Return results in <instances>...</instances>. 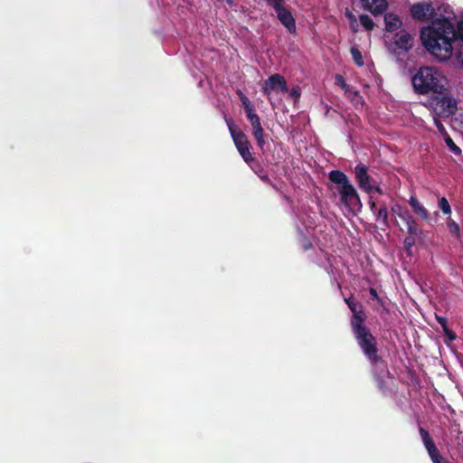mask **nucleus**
<instances>
[{
    "label": "nucleus",
    "mask_w": 463,
    "mask_h": 463,
    "mask_svg": "<svg viewBox=\"0 0 463 463\" xmlns=\"http://www.w3.org/2000/svg\"><path fill=\"white\" fill-rule=\"evenodd\" d=\"M460 39L463 43V21L458 24V30L449 18L441 16L423 27L420 40L425 49L439 61H447L453 51L452 43Z\"/></svg>",
    "instance_id": "nucleus-1"
},
{
    "label": "nucleus",
    "mask_w": 463,
    "mask_h": 463,
    "mask_svg": "<svg viewBox=\"0 0 463 463\" xmlns=\"http://www.w3.org/2000/svg\"><path fill=\"white\" fill-rule=\"evenodd\" d=\"M414 91L420 95L444 94L447 80L440 72L429 66L420 67L411 78Z\"/></svg>",
    "instance_id": "nucleus-2"
},
{
    "label": "nucleus",
    "mask_w": 463,
    "mask_h": 463,
    "mask_svg": "<svg viewBox=\"0 0 463 463\" xmlns=\"http://www.w3.org/2000/svg\"><path fill=\"white\" fill-rule=\"evenodd\" d=\"M357 345L370 364H383V357L379 354L378 341L365 324L351 329Z\"/></svg>",
    "instance_id": "nucleus-3"
},
{
    "label": "nucleus",
    "mask_w": 463,
    "mask_h": 463,
    "mask_svg": "<svg viewBox=\"0 0 463 463\" xmlns=\"http://www.w3.org/2000/svg\"><path fill=\"white\" fill-rule=\"evenodd\" d=\"M329 180L337 184V191L341 202L348 208L361 207L362 203L354 186L349 181L347 175L340 170H332L328 175Z\"/></svg>",
    "instance_id": "nucleus-4"
},
{
    "label": "nucleus",
    "mask_w": 463,
    "mask_h": 463,
    "mask_svg": "<svg viewBox=\"0 0 463 463\" xmlns=\"http://www.w3.org/2000/svg\"><path fill=\"white\" fill-rule=\"evenodd\" d=\"M436 95L430 105L438 117L449 118L456 113L457 102L452 97L449 96L448 90H444V94Z\"/></svg>",
    "instance_id": "nucleus-5"
},
{
    "label": "nucleus",
    "mask_w": 463,
    "mask_h": 463,
    "mask_svg": "<svg viewBox=\"0 0 463 463\" xmlns=\"http://www.w3.org/2000/svg\"><path fill=\"white\" fill-rule=\"evenodd\" d=\"M419 433L421 438L423 446L432 463H451L448 458L441 455L427 430L420 427Z\"/></svg>",
    "instance_id": "nucleus-6"
},
{
    "label": "nucleus",
    "mask_w": 463,
    "mask_h": 463,
    "mask_svg": "<svg viewBox=\"0 0 463 463\" xmlns=\"http://www.w3.org/2000/svg\"><path fill=\"white\" fill-rule=\"evenodd\" d=\"M345 302L347 304L349 309L352 312V317L350 319L351 329L365 324L366 314L364 311L363 305L354 300L353 296L345 298Z\"/></svg>",
    "instance_id": "nucleus-7"
},
{
    "label": "nucleus",
    "mask_w": 463,
    "mask_h": 463,
    "mask_svg": "<svg viewBox=\"0 0 463 463\" xmlns=\"http://www.w3.org/2000/svg\"><path fill=\"white\" fill-rule=\"evenodd\" d=\"M392 212L406 223L407 232L409 234L422 233V231L419 228L416 220L414 219V217L411 215L408 209L399 204H396L392 208Z\"/></svg>",
    "instance_id": "nucleus-8"
},
{
    "label": "nucleus",
    "mask_w": 463,
    "mask_h": 463,
    "mask_svg": "<svg viewBox=\"0 0 463 463\" xmlns=\"http://www.w3.org/2000/svg\"><path fill=\"white\" fill-rule=\"evenodd\" d=\"M262 91L269 97L271 91L286 93L288 91V88L285 78L279 73H275L265 80Z\"/></svg>",
    "instance_id": "nucleus-9"
},
{
    "label": "nucleus",
    "mask_w": 463,
    "mask_h": 463,
    "mask_svg": "<svg viewBox=\"0 0 463 463\" xmlns=\"http://www.w3.org/2000/svg\"><path fill=\"white\" fill-rule=\"evenodd\" d=\"M354 172L359 188L366 194H372V184H374V180L368 174V167L360 163L355 165Z\"/></svg>",
    "instance_id": "nucleus-10"
},
{
    "label": "nucleus",
    "mask_w": 463,
    "mask_h": 463,
    "mask_svg": "<svg viewBox=\"0 0 463 463\" xmlns=\"http://www.w3.org/2000/svg\"><path fill=\"white\" fill-rule=\"evenodd\" d=\"M410 12L411 17L417 21H426L436 14L432 4L430 2H420L412 5Z\"/></svg>",
    "instance_id": "nucleus-11"
},
{
    "label": "nucleus",
    "mask_w": 463,
    "mask_h": 463,
    "mask_svg": "<svg viewBox=\"0 0 463 463\" xmlns=\"http://www.w3.org/2000/svg\"><path fill=\"white\" fill-rule=\"evenodd\" d=\"M247 119L250 121L251 128H252V136L254 137L258 146L260 148V150H264V146L266 145V141L264 138V129L260 123V118L256 114V112H252L246 116Z\"/></svg>",
    "instance_id": "nucleus-12"
},
{
    "label": "nucleus",
    "mask_w": 463,
    "mask_h": 463,
    "mask_svg": "<svg viewBox=\"0 0 463 463\" xmlns=\"http://www.w3.org/2000/svg\"><path fill=\"white\" fill-rule=\"evenodd\" d=\"M273 10L277 14V18L287 28L288 33H295L297 30L296 20L286 5L276 7Z\"/></svg>",
    "instance_id": "nucleus-13"
},
{
    "label": "nucleus",
    "mask_w": 463,
    "mask_h": 463,
    "mask_svg": "<svg viewBox=\"0 0 463 463\" xmlns=\"http://www.w3.org/2000/svg\"><path fill=\"white\" fill-rule=\"evenodd\" d=\"M225 121L236 148L250 146L247 136L235 126L233 119L225 118Z\"/></svg>",
    "instance_id": "nucleus-14"
},
{
    "label": "nucleus",
    "mask_w": 463,
    "mask_h": 463,
    "mask_svg": "<svg viewBox=\"0 0 463 463\" xmlns=\"http://www.w3.org/2000/svg\"><path fill=\"white\" fill-rule=\"evenodd\" d=\"M373 376L377 383L380 391L384 392L386 389V383L384 378L390 377L391 373L388 369L386 362L383 359V364H371Z\"/></svg>",
    "instance_id": "nucleus-15"
},
{
    "label": "nucleus",
    "mask_w": 463,
    "mask_h": 463,
    "mask_svg": "<svg viewBox=\"0 0 463 463\" xmlns=\"http://www.w3.org/2000/svg\"><path fill=\"white\" fill-rule=\"evenodd\" d=\"M392 39L395 47L403 52H409L413 47V37L406 30H400Z\"/></svg>",
    "instance_id": "nucleus-16"
},
{
    "label": "nucleus",
    "mask_w": 463,
    "mask_h": 463,
    "mask_svg": "<svg viewBox=\"0 0 463 463\" xmlns=\"http://www.w3.org/2000/svg\"><path fill=\"white\" fill-rule=\"evenodd\" d=\"M360 2L362 7L373 16L384 14L389 6L387 0H360Z\"/></svg>",
    "instance_id": "nucleus-17"
},
{
    "label": "nucleus",
    "mask_w": 463,
    "mask_h": 463,
    "mask_svg": "<svg viewBox=\"0 0 463 463\" xmlns=\"http://www.w3.org/2000/svg\"><path fill=\"white\" fill-rule=\"evenodd\" d=\"M385 30L389 33H393L400 29L402 25V22L399 15L393 13H386L384 14Z\"/></svg>",
    "instance_id": "nucleus-18"
},
{
    "label": "nucleus",
    "mask_w": 463,
    "mask_h": 463,
    "mask_svg": "<svg viewBox=\"0 0 463 463\" xmlns=\"http://www.w3.org/2000/svg\"><path fill=\"white\" fill-rule=\"evenodd\" d=\"M408 203L416 215H418L422 220H429V212L415 196H411Z\"/></svg>",
    "instance_id": "nucleus-19"
},
{
    "label": "nucleus",
    "mask_w": 463,
    "mask_h": 463,
    "mask_svg": "<svg viewBox=\"0 0 463 463\" xmlns=\"http://www.w3.org/2000/svg\"><path fill=\"white\" fill-rule=\"evenodd\" d=\"M376 216V221L381 222L383 227L382 229L384 230L385 228H389V221H388V210L384 203H383L380 208L377 210L376 213L374 214Z\"/></svg>",
    "instance_id": "nucleus-20"
},
{
    "label": "nucleus",
    "mask_w": 463,
    "mask_h": 463,
    "mask_svg": "<svg viewBox=\"0 0 463 463\" xmlns=\"http://www.w3.org/2000/svg\"><path fill=\"white\" fill-rule=\"evenodd\" d=\"M421 234H409L405 237L403 241V248L408 255L411 254V249L416 243L417 237L420 236Z\"/></svg>",
    "instance_id": "nucleus-21"
},
{
    "label": "nucleus",
    "mask_w": 463,
    "mask_h": 463,
    "mask_svg": "<svg viewBox=\"0 0 463 463\" xmlns=\"http://www.w3.org/2000/svg\"><path fill=\"white\" fill-rule=\"evenodd\" d=\"M350 52L354 62L359 67L364 66V58L360 50L356 46H352L350 48Z\"/></svg>",
    "instance_id": "nucleus-22"
},
{
    "label": "nucleus",
    "mask_w": 463,
    "mask_h": 463,
    "mask_svg": "<svg viewBox=\"0 0 463 463\" xmlns=\"http://www.w3.org/2000/svg\"><path fill=\"white\" fill-rule=\"evenodd\" d=\"M251 169L263 182L268 184L270 183L269 175L264 172V169L262 168L259 162L255 163V165H251Z\"/></svg>",
    "instance_id": "nucleus-23"
},
{
    "label": "nucleus",
    "mask_w": 463,
    "mask_h": 463,
    "mask_svg": "<svg viewBox=\"0 0 463 463\" xmlns=\"http://www.w3.org/2000/svg\"><path fill=\"white\" fill-rule=\"evenodd\" d=\"M359 20H360V23H361L362 26L366 31H373V28L375 26V24H374V22L372 20V18L368 14H361L359 16Z\"/></svg>",
    "instance_id": "nucleus-24"
},
{
    "label": "nucleus",
    "mask_w": 463,
    "mask_h": 463,
    "mask_svg": "<svg viewBox=\"0 0 463 463\" xmlns=\"http://www.w3.org/2000/svg\"><path fill=\"white\" fill-rule=\"evenodd\" d=\"M445 143L449 150L455 155L458 156L461 154V149L454 143L453 139L450 137L449 134H446L444 137Z\"/></svg>",
    "instance_id": "nucleus-25"
},
{
    "label": "nucleus",
    "mask_w": 463,
    "mask_h": 463,
    "mask_svg": "<svg viewBox=\"0 0 463 463\" xmlns=\"http://www.w3.org/2000/svg\"><path fill=\"white\" fill-rule=\"evenodd\" d=\"M241 101L246 116L255 111L250 100L247 96L241 97Z\"/></svg>",
    "instance_id": "nucleus-26"
},
{
    "label": "nucleus",
    "mask_w": 463,
    "mask_h": 463,
    "mask_svg": "<svg viewBox=\"0 0 463 463\" xmlns=\"http://www.w3.org/2000/svg\"><path fill=\"white\" fill-rule=\"evenodd\" d=\"M439 207L444 214H449L451 213L450 205L445 197H441L439 200Z\"/></svg>",
    "instance_id": "nucleus-27"
},
{
    "label": "nucleus",
    "mask_w": 463,
    "mask_h": 463,
    "mask_svg": "<svg viewBox=\"0 0 463 463\" xmlns=\"http://www.w3.org/2000/svg\"><path fill=\"white\" fill-rule=\"evenodd\" d=\"M267 6L271 7L272 9L283 5L286 4V0H263Z\"/></svg>",
    "instance_id": "nucleus-28"
},
{
    "label": "nucleus",
    "mask_w": 463,
    "mask_h": 463,
    "mask_svg": "<svg viewBox=\"0 0 463 463\" xmlns=\"http://www.w3.org/2000/svg\"><path fill=\"white\" fill-rule=\"evenodd\" d=\"M434 120V124L438 129V131L443 136V137H446V134H448L444 125L442 124V122L440 121V119H439L438 118L434 117L433 118Z\"/></svg>",
    "instance_id": "nucleus-29"
},
{
    "label": "nucleus",
    "mask_w": 463,
    "mask_h": 463,
    "mask_svg": "<svg viewBox=\"0 0 463 463\" xmlns=\"http://www.w3.org/2000/svg\"><path fill=\"white\" fill-rule=\"evenodd\" d=\"M443 334L445 337L448 338V340L450 342L454 341L457 338L456 333L449 329V326L443 329Z\"/></svg>",
    "instance_id": "nucleus-30"
},
{
    "label": "nucleus",
    "mask_w": 463,
    "mask_h": 463,
    "mask_svg": "<svg viewBox=\"0 0 463 463\" xmlns=\"http://www.w3.org/2000/svg\"><path fill=\"white\" fill-rule=\"evenodd\" d=\"M456 439L458 440L457 451L458 455H461L463 454V437L461 436V431H458Z\"/></svg>",
    "instance_id": "nucleus-31"
},
{
    "label": "nucleus",
    "mask_w": 463,
    "mask_h": 463,
    "mask_svg": "<svg viewBox=\"0 0 463 463\" xmlns=\"http://www.w3.org/2000/svg\"><path fill=\"white\" fill-rule=\"evenodd\" d=\"M435 318H436L437 322L442 327V330L448 327V320L445 317L435 315Z\"/></svg>",
    "instance_id": "nucleus-32"
},
{
    "label": "nucleus",
    "mask_w": 463,
    "mask_h": 463,
    "mask_svg": "<svg viewBox=\"0 0 463 463\" xmlns=\"http://www.w3.org/2000/svg\"><path fill=\"white\" fill-rule=\"evenodd\" d=\"M245 163L251 168V165H255V163H258V161L255 160V158L252 156L251 153L245 156V157H242Z\"/></svg>",
    "instance_id": "nucleus-33"
},
{
    "label": "nucleus",
    "mask_w": 463,
    "mask_h": 463,
    "mask_svg": "<svg viewBox=\"0 0 463 463\" xmlns=\"http://www.w3.org/2000/svg\"><path fill=\"white\" fill-rule=\"evenodd\" d=\"M250 146H245V147H239V148H237V150L241 157H245V156H247L248 154L250 153Z\"/></svg>",
    "instance_id": "nucleus-34"
},
{
    "label": "nucleus",
    "mask_w": 463,
    "mask_h": 463,
    "mask_svg": "<svg viewBox=\"0 0 463 463\" xmlns=\"http://www.w3.org/2000/svg\"><path fill=\"white\" fill-rule=\"evenodd\" d=\"M449 229L450 231L453 232V233H456V234H459V226L458 223H456L455 222H452L451 223H449Z\"/></svg>",
    "instance_id": "nucleus-35"
},
{
    "label": "nucleus",
    "mask_w": 463,
    "mask_h": 463,
    "mask_svg": "<svg viewBox=\"0 0 463 463\" xmlns=\"http://www.w3.org/2000/svg\"><path fill=\"white\" fill-rule=\"evenodd\" d=\"M377 193L379 194H383V189L378 185L376 184V183L374 182V184H372V193Z\"/></svg>",
    "instance_id": "nucleus-36"
},
{
    "label": "nucleus",
    "mask_w": 463,
    "mask_h": 463,
    "mask_svg": "<svg viewBox=\"0 0 463 463\" xmlns=\"http://www.w3.org/2000/svg\"><path fill=\"white\" fill-rule=\"evenodd\" d=\"M369 206H370L371 211L373 213V214H375L377 210L380 208V207H378L377 203H375L373 201H369Z\"/></svg>",
    "instance_id": "nucleus-37"
},
{
    "label": "nucleus",
    "mask_w": 463,
    "mask_h": 463,
    "mask_svg": "<svg viewBox=\"0 0 463 463\" xmlns=\"http://www.w3.org/2000/svg\"><path fill=\"white\" fill-rule=\"evenodd\" d=\"M369 294L372 297V298H373L375 300L378 299V298H379L377 290L374 288H369Z\"/></svg>",
    "instance_id": "nucleus-38"
},
{
    "label": "nucleus",
    "mask_w": 463,
    "mask_h": 463,
    "mask_svg": "<svg viewBox=\"0 0 463 463\" xmlns=\"http://www.w3.org/2000/svg\"><path fill=\"white\" fill-rule=\"evenodd\" d=\"M378 305L383 307V310H385L386 312H389V309L386 307V305H385V301L381 298L380 297L378 298V299H376Z\"/></svg>",
    "instance_id": "nucleus-39"
},
{
    "label": "nucleus",
    "mask_w": 463,
    "mask_h": 463,
    "mask_svg": "<svg viewBox=\"0 0 463 463\" xmlns=\"http://www.w3.org/2000/svg\"><path fill=\"white\" fill-rule=\"evenodd\" d=\"M290 95L294 98H298L300 96V90L298 87L293 88L291 90Z\"/></svg>",
    "instance_id": "nucleus-40"
},
{
    "label": "nucleus",
    "mask_w": 463,
    "mask_h": 463,
    "mask_svg": "<svg viewBox=\"0 0 463 463\" xmlns=\"http://www.w3.org/2000/svg\"><path fill=\"white\" fill-rule=\"evenodd\" d=\"M302 247L304 250H308L309 249L312 248V243L307 239H305Z\"/></svg>",
    "instance_id": "nucleus-41"
},
{
    "label": "nucleus",
    "mask_w": 463,
    "mask_h": 463,
    "mask_svg": "<svg viewBox=\"0 0 463 463\" xmlns=\"http://www.w3.org/2000/svg\"><path fill=\"white\" fill-rule=\"evenodd\" d=\"M337 80L339 81L340 85L344 88L345 87V81L343 76L337 75L336 76Z\"/></svg>",
    "instance_id": "nucleus-42"
},
{
    "label": "nucleus",
    "mask_w": 463,
    "mask_h": 463,
    "mask_svg": "<svg viewBox=\"0 0 463 463\" xmlns=\"http://www.w3.org/2000/svg\"><path fill=\"white\" fill-rule=\"evenodd\" d=\"M345 15H346L348 18H350L351 20L355 21V17H354V15L350 11H348V10H347V11H346V13H345Z\"/></svg>",
    "instance_id": "nucleus-43"
},
{
    "label": "nucleus",
    "mask_w": 463,
    "mask_h": 463,
    "mask_svg": "<svg viewBox=\"0 0 463 463\" xmlns=\"http://www.w3.org/2000/svg\"><path fill=\"white\" fill-rule=\"evenodd\" d=\"M237 95L239 96L240 99L241 97L246 96L241 90H237Z\"/></svg>",
    "instance_id": "nucleus-44"
},
{
    "label": "nucleus",
    "mask_w": 463,
    "mask_h": 463,
    "mask_svg": "<svg viewBox=\"0 0 463 463\" xmlns=\"http://www.w3.org/2000/svg\"><path fill=\"white\" fill-rule=\"evenodd\" d=\"M459 456H460V458L463 459V454H461V455H459Z\"/></svg>",
    "instance_id": "nucleus-45"
},
{
    "label": "nucleus",
    "mask_w": 463,
    "mask_h": 463,
    "mask_svg": "<svg viewBox=\"0 0 463 463\" xmlns=\"http://www.w3.org/2000/svg\"><path fill=\"white\" fill-rule=\"evenodd\" d=\"M228 3H232V0H227Z\"/></svg>",
    "instance_id": "nucleus-46"
}]
</instances>
